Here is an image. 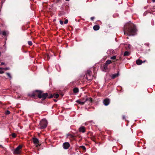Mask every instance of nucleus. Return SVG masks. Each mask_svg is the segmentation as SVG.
I'll return each mask as SVG.
<instances>
[{"instance_id": "nucleus-1", "label": "nucleus", "mask_w": 155, "mask_h": 155, "mask_svg": "<svg viewBox=\"0 0 155 155\" xmlns=\"http://www.w3.org/2000/svg\"><path fill=\"white\" fill-rule=\"evenodd\" d=\"M28 96L35 99L38 98L41 99L42 101L45 100L47 97L51 98L53 97L52 94L48 93H44L43 91L40 90H35L28 94Z\"/></svg>"}, {"instance_id": "nucleus-2", "label": "nucleus", "mask_w": 155, "mask_h": 155, "mask_svg": "<svg viewBox=\"0 0 155 155\" xmlns=\"http://www.w3.org/2000/svg\"><path fill=\"white\" fill-rule=\"evenodd\" d=\"M124 35L134 36L137 34V29L135 25L132 23H128L124 26Z\"/></svg>"}, {"instance_id": "nucleus-3", "label": "nucleus", "mask_w": 155, "mask_h": 155, "mask_svg": "<svg viewBox=\"0 0 155 155\" xmlns=\"http://www.w3.org/2000/svg\"><path fill=\"white\" fill-rule=\"evenodd\" d=\"M47 121L46 119H42L39 123L40 126L39 128L40 129H43L45 128L47 126Z\"/></svg>"}, {"instance_id": "nucleus-4", "label": "nucleus", "mask_w": 155, "mask_h": 155, "mask_svg": "<svg viewBox=\"0 0 155 155\" xmlns=\"http://www.w3.org/2000/svg\"><path fill=\"white\" fill-rule=\"evenodd\" d=\"M92 72L90 70L87 71V73L85 75L84 77L89 81H91L93 79V76H91Z\"/></svg>"}, {"instance_id": "nucleus-5", "label": "nucleus", "mask_w": 155, "mask_h": 155, "mask_svg": "<svg viewBox=\"0 0 155 155\" xmlns=\"http://www.w3.org/2000/svg\"><path fill=\"white\" fill-rule=\"evenodd\" d=\"M22 147V145H18L13 151V153L15 154H19L21 153V151L20 150Z\"/></svg>"}, {"instance_id": "nucleus-6", "label": "nucleus", "mask_w": 155, "mask_h": 155, "mask_svg": "<svg viewBox=\"0 0 155 155\" xmlns=\"http://www.w3.org/2000/svg\"><path fill=\"white\" fill-rule=\"evenodd\" d=\"M33 142L36 145V147H38L41 145V144H39V140L36 138H33Z\"/></svg>"}, {"instance_id": "nucleus-7", "label": "nucleus", "mask_w": 155, "mask_h": 155, "mask_svg": "<svg viewBox=\"0 0 155 155\" xmlns=\"http://www.w3.org/2000/svg\"><path fill=\"white\" fill-rule=\"evenodd\" d=\"M70 145L68 142H65L63 144V147L64 149H68L70 147Z\"/></svg>"}, {"instance_id": "nucleus-8", "label": "nucleus", "mask_w": 155, "mask_h": 155, "mask_svg": "<svg viewBox=\"0 0 155 155\" xmlns=\"http://www.w3.org/2000/svg\"><path fill=\"white\" fill-rule=\"evenodd\" d=\"M110 103V100L108 98L105 99L103 101L104 104L105 106H107Z\"/></svg>"}, {"instance_id": "nucleus-9", "label": "nucleus", "mask_w": 155, "mask_h": 155, "mask_svg": "<svg viewBox=\"0 0 155 155\" xmlns=\"http://www.w3.org/2000/svg\"><path fill=\"white\" fill-rule=\"evenodd\" d=\"M79 130L80 132L84 133L85 132V128L83 126H81L79 128Z\"/></svg>"}, {"instance_id": "nucleus-10", "label": "nucleus", "mask_w": 155, "mask_h": 155, "mask_svg": "<svg viewBox=\"0 0 155 155\" xmlns=\"http://www.w3.org/2000/svg\"><path fill=\"white\" fill-rule=\"evenodd\" d=\"M108 65L105 63L103 67L102 70L104 71H106L108 70V68L107 66Z\"/></svg>"}, {"instance_id": "nucleus-11", "label": "nucleus", "mask_w": 155, "mask_h": 155, "mask_svg": "<svg viewBox=\"0 0 155 155\" xmlns=\"http://www.w3.org/2000/svg\"><path fill=\"white\" fill-rule=\"evenodd\" d=\"M78 149L79 150H82L84 152L86 151V147H85L84 146H80L78 148Z\"/></svg>"}, {"instance_id": "nucleus-12", "label": "nucleus", "mask_w": 155, "mask_h": 155, "mask_svg": "<svg viewBox=\"0 0 155 155\" xmlns=\"http://www.w3.org/2000/svg\"><path fill=\"white\" fill-rule=\"evenodd\" d=\"M143 63V61L139 59L136 61V63L138 65L141 64Z\"/></svg>"}, {"instance_id": "nucleus-13", "label": "nucleus", "mask_w": 155, "mask_h": 155, "mask_svg": "<svg viewBox=\"0 0 155 155\" xmlns=\"http://www.w3.org/2000/svg\"><path fill=\"white\" fill-rule=\"evenodd\" d=\"M100 26L98 25H96L94 26L93 29L95 31H97L99 29Z\"/></svg>"}, {"instance_id": "nucleus-14", "label": "nucleus", "mask_w": 155, "mask_h": 155, "mask_svg": "<svg viewBox=\"0 0 155 155\" xmlns=\"http://www.w3.org/2000/svg\"><path fill=\"white\" fill-rule=\"evenodd\" d=\"M86 102V101H80V100H77V101H76V102L81 104V105H83L84 104V103L85 102Z\"/></svg>"}, {"instance_id": "nucleus-15", "label": "nucleus", "mask_w": 155, "mask_h": 155, "mask_svg": "<svg viewBox=\"0 0 155 155\" xmlns=\"http://www.w3.org/2000/svg\"><path fill=\"white\" fill-rule=\"evenodd\" d=\"M73 91L74 93H78L79 92V89L77 87H75L73 89Z\"/></svg>"}, {"instance_id": "nucleus-16", "label": "nucleus", "mask_w": 155, "mask_h": 155, "mask_svg": "<svg viewBox=\"0 0 155 155\" xmlns=\"http://www.w3.org/2000/svg\"><path fill=\"white\" fill-rule=\"evenodd\" d=\"M85 101H89V103H91L92 102V99L91 97H89L88 98H86L85 100Z\"/></svg>"}, {"instance_id": "nucleus-17", "label": "nucleus", "mask_w": 155, "mask_h": 155, "mask_svg": "<svg viewBox=\"0 0 155 155\" xmlns=\"http://www.w3.org/2000/svg\"><path fill=\"white\" fill-rule=\"evenodd\" d=\"M119 75V73H118L117 74H113L112 75V78L113 79H114Z\"/></svg>"}, {"instance_id": "nucleus-18", "label": "nucleus", "mask_w": 155, "mask_h": 155, "mask_svg": "<svg viewBox=\"0 0 155 155\" xmlns=\"http://www.w3.org/2000/svg\"><path fill=\"white\" fill-rule=\"evenodd\" d=\"M112 63V61L110 60H107L105 64H107V65H108V64H110L111 63Z\"/></svg>"}, {"instance_id": "nucleus-19", "label": "nucleus", "mask_w": 155, "mask_h": 155, "mask_svg": "<svg viewBox=\"0 0 155 155\" xmlns=\"http://www.w3.org/2000/svg\"><path fill=\"white\" fill-rule=\"evenodd\" d=\"M130 54V53L129 52L127 51H126L124 52V56H128Z\"/></svg>"}, {"instance_id": "nucleus-20", "label": "nucleus", "mask_w": 155, "mask_h": 155, "mask_svg": "<svg viewBox=\"0 0 155 155\" xmlns=\"http://www.w3.org/2000/svg\"><path fill=\"white\" fill-rule=\"evenodd\" d=\"M52 96L53 97L54 96V98H57L59 97V95L58 94H54L53 95H52Z\"/></svg>"}, {"instance_id": "nucleus-21", "label": "nucleus", "mask_w": 155, "mask_h": 155, "mask_svg": "<svg viewBox=\"0 0 155 155\" xmlns=\"http://www.w3.org/2000/svg\"><path fill=\"white\" fill-rule=\"evenodd\" d=\"M116 58H117L116 56L114 55V56H113L112 57H111L110 59L112 60H116V59H117Z\"/></svg>"}, {"instance_id": "nucleus-22", "label": "nucleus", "mask_w": 155, "mask_h": 155, "mask_svg": "<svg viewBox=\"0 0 155 155\" xmlns=\"http://www.w3.org/2000/svg\"><path fill=\"white\" fill-rule=\"evenodd\" d=\"M121 60H122V58H121V57H120L119 58L117 59H116V60L114 61H113L114 62H116L119 61H120Z\"/></svg>"}, {"instance_id": "nucleus-23", "label": "nucleus", "mask_w": 155, "mask_h": 155, "mask_svg": "<svg viewBox=\"0 0 155 155\" xmlns=\"http://www.w3.org/2000/svg\"><path fill=\"white\" fill-rule=\"evenodd\" d=\"M91 140L92 141H94V142H95L96 139H95V137H94V136L92 137H91Z\"/></svg>"}, {"instance_id": "nucleus-24", "label": "nucleus", "mask_w": 155, "mask_h": 155, "mask_svg": "<svg viewBox=\"0 0 155 155\" xmlns=\"http://www.w3.org/2000/svg\"><path fill=\"white\" fill-rule=\"evenodd\" d=\"M2 34L3 35V36H5L6 35V32L5 31H4L3 32L2 31Z\"/></svg>"}, {"instance_id": "nucleus-25", "label": "nucleus", "mask_w": 155, "mask_h": 155, "mask_svg": "<svg viewBox=\"0 0 155 155\" xmlns=\"http://www.w3.org/2000/svg\"><path fill=\"white\" fill-rule=\"evenodd\" d=\"M6 75L10 78H12V76L9 73H6Z\"/></svg>"}, {"instance_id": "nucleus-26", "label": "nucleus", "mask_w": 155, "mask_h": 155, "mask_svg": "<svg viewBox=\"0 0 155 155\" xmlns=\"http://www.w3.org/2000/svg\"><path fill=\"white\" fill-rule=\"evenodd\" d=\"M28 44L30 46H31L32 45V43L31 41H29L28 42Z\"/></svg>"}, {"instance_id": "nucleus-27", "label": "nucleus", "mask_w": 155, "mask_h": 155, "mask_svg": "<svg viewBox=\"0 0 155 155\" xmlns=\"http://www.w3.org/2000/svg\"><path fill=\"white\" fill-rule=\"evenodd\" d=\"M86 98H87V97L86 96L85 98H81V99H80V100L81 101H85V99Z\"/></svg>"}, {"instance_id": "nucleus-28", "label": "nucleus", "mask_w": 155, "mask_h": 155, "mask_svg": "<svg viewBox=\"0 0 155 155\" xmlns=\"http://www.w3.org/2000/svg\"><path fill=\"white\" fill-rule=\"evenodd\" d=\"M12 136L13 138H15L16 137V135L15 133H13L12 134Z\"/></svg>"}, {"instance_id": "nucleus-29", "label": "nucleus", "mask_w": 155, "mask_h": 155, "mask_svg": "<svg viewBox=\"0 0 155 155\" xmlns=\"http://www.w3.org/2000/svg\"><path fill=\"white\" fill-rule=\"evenodd\" d=\"M10 114V112L8 110H7L5 112V114L7 115H8Z\"/></svg>"}, {"instance_id": "nucleus-30", "label": "nucleus", "mask_w": 155, "mask_h": 155, "mask_svg": "<svg viewBox=\"0 0 155 155\" xmlns=\"http://www.w3.org/2000/svg\"><path fill=\"white\" fill-rule=\"evenodd\" d=\"M144 45L149 47L150 45V44L149 43H145Z\"/></svg>"}, {"instance_id": "nucleus-31", "label": "nucleus", "mask_w": 155, "mask_h": 155, "mask_svg": "<svg viewBox=\"0 0 155 155\" xmlns=\"http://www.w3.org/2000/svg\"><path fill=\"white\" fill-rule=\"evenodd\" d=\"M9 69V68H3V70H7Z\"/></svg>"}, {"instance_id": "nucleus-32", "label": "nucleus", "mask_w": 155, "mask_h": 155, "mask_svg": "<svg viewBox=\"0 0 155 155\" xmlns=\"http://www.w3.org/2000/svg\"><path fill=\"white\" fill-rule=\"evenodd\" d=\"M68 22V19H66L64 21V24H66Z\"/></svg>"}, {"instance_id": "nucleus-33", "label": "nucleus", "mask_w": 155, "mask_h": 155, "mask_svg": "<svg viewBox=\"0 0 155 155\" xmlns=\"http://www.w3.org/2000/svg\"><path fill=\"white\" fill-rule=\"evenodd\" d=\"M69 136H70V137L72 138H74L75 137L74 136L71 134Z\"/></svg>"}, {"instance_id": "nucleus-34", "label": "nucleus", "mask_w": 155, "mask_h": 155, "mask_svg": "<svg viewBox=\"0 0 155 155\" xmlns=\"http://www.w3.org/2000/svg\"><path fill=\"white\" fill-rule=\"evenodd\" d=\"M59 94L61 96V97H62L64 95L62 92H61L60 93H59Z\"/></svg>"}, {"instance_id": "nucleus-35", "label": "nucleus", "mask_w": 155, "mask_h": 155, "mask_svg": "<svg viewBox=\"0 0 155 155\" xmlns=\"http://www.w3.org/2000/svg\"><path fill=\"white\" fill-rule=\"evenodd\" d=\"M150 49H149L148 50H146V52L148 53L149 52H150Z\"/></svg>"}, {"instance_id": "nucleus-36", "label": "nucleus", "mask_w": 155, "mask_h": 155, "mask_svg": "<svg viewBox=\"0 0 155 155\" xmlns=\"http://www.w3.org/2000/svg\"><path fill=\"white\" fill-rule=\"evenodd\" d=\"M50 57L48 55H47V58H46L47 60H49V59Z\"/></svg>"}, {"instance_id": "nucleus-37", "label": "nucleus", "mask_w": 155, "mask_h": 155, "mask_svg": "<svg viewBox=\"0 0 155 155\" xmlns=\"http://www.w3.org/2000/svg\"><path fill=\"white\" fill-rule=\"evenodd\" d=\"M60 23L62 25H63V21L61 20H60Z\"/></svg>"}, {"instance_id": "nucleus-38", "label": "nucleus", "mask_w": 155, "mask_h": 155, "mask_svg": "<svg viewBox=\"0 0 155 155\" xmlns=\"http://www.w3.org/2000/svg\"><path fill=\"white\" fill-rule=\"evenodd\" d=\"M91 19L92 20V21H93L94 18V17H91Z\"/></svg>"}, {"instance_id": "nucleus-39", "label": "nucleus", "mask_w": 155, "mask_h": 155, "mask_svg": "<svg viewBox=\"0 0 155 155\" xmlns=\"http://www.w3.org/2000/svg\"><path fill=\"white\" fill-rule=\"evenodd\" d=\"M122 118H123V119H124V120H125V116L124 115H123V117H122Z\"/></svg>"}, {"instance_id": "nucleus-40", "label": "nucleus", "mask_w": 155, "mask_h": 155, "mask_svg": "<svg viewBox=\"0 0 155 155\" xmlns=\"http://www.w3.org/2000/svg\"><path fill=\"white\" fill-rule=\"evenodd\" d=\"M4 73V71H0V74H3Z\"/></svg>"}, {"instance_id": "nucleus-41", "label": "nucleus", "mask_w": 155, "mask_h": 155, "mask_svg": "<svg viewBox=\"0 0 155 155\" xmlns=\"http://www.w3.org/2000/svg\"><path fill=\"white\" fill-rule=\"evenodd\" d=\"M4 64H5V63L4 62H2L1 65H3Z\"/></svg>"}, {"instance_id": "nucleus-42", "label": "nucleus", "mask_w": 155, "mask_h": 155, "mask_svg": "<svg viewBox=\"0 0 155 155\" xmlns=\"http://www.w3.org/2000/svg\"><path fill=\"white\" fill-rule=\"evenodd\" d=\"M152 0L153 2H155V0Z\"/></svg>"}, {"instance_id": "nucleus-43", "label": "nucleus", "mask_w": 155, "mask_h": 155, "mask_svg": "<svg viewBox=\"0 0 155 155\" xmlns=\"http://www.w3.org/2000/svg\"><path fill=\"white\" fill-rule=\"evenodd\" d=\"M146 61V60H144L143 61V62L145 63Z\"/></svg>"}, {"instance_id": "nucleus-44", "label": "nucleus", "mask_w": 155, "mask_h": 155, "mask_svg": "<svg viewBox=\"0 0 155 155\" xmlns=\"http://www.w3.org/2000/svg\"><path fill=\"white\" fill-rule=\"evenodd\" d=\"M0 147H3L1 145H0Z\"/></svg>"}, {"instance_id": "nucleus-45", "label": "nucleus", "mask_w": 155, "mask_h": 155, "mask_svg": "<svg viewBox=\"0 0 155 155\" xmlns=\"http://www.w3.org/2000/svg\"><path fill=\"white\" fill-rule=\"evenodd\" d=\"M54 101H55V102H56L57 101V100H55V99L54 100Z\"/></svg>"}, {"instance_id": "nucleus-46", "label": "nucleus", "mask_w": 155, "mask_h": 155, "mask_svg": "<svg viewBox=\"0 0 155 155\" xmlns=\"http://www.w3.org/2000/svg\"><path fill=\"white\" fill-rule=\"evenodd\" d=\"M3 68H0V69H2V70H3Z\"/></svg>"}]
</instances>
